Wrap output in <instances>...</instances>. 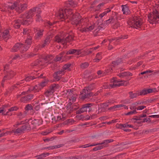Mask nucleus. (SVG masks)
<instances>
[{
  "mask_svg": "<svg viewBox=\"0 0 159 159\" xmlns=\"http://www.w3.org/2000/svg\"><path fill=\"white\" fill-rule=\"evenodd\" d=\"M17 2H14L12 5H11V6H10V8L11 9L13 10L15 9V8L17 7Z\"/></svg>",
  "mask_w": 159,
  "mask_h": 159,
  "instance_id": "obj_52",
  "label": "nucleus"
},
{
  "mask_svg": "<svg viewBox=\"0 0 159 159\" xmlns=\"http://www.w3.org/2000/svg\"><path fill=\"white\" fill-rule=\"evenodd\" d=\"M128 125L127 123L123 124H117L116 125V127L118 129H122L128 127L127 125Z\"/></svg>",
  "mask_w": 159,
  "mask_h": 159,
  "instance_id": "obj_25",
  "label": "nucleus"
},
{
  "mask_svg": "<svg viewBox=\"0 0 159 159\" xmlns=\"http://www.w3.org/2000/svg\"><path fill=\"white\" fill-rule=\"evenodd\" d=\"M9 33V31L8 30H6L3 33L2 35V38L4 39H6L7 37L8 34Z\"/></svg>",
  "mask_w": 159,
  "mask_h": 159,
  "instance_id": "obj_39",
  "label": "nucleus"
},
{
  "mask_svg": "<svg viewBox=\"0 0 159 159\" xmlns=\"http://www.w3.org/2000/svg\"><path fill=\"white\" fill-rule=\"evenodd\" d=\"M40 62H41V61L39 60H37L34 63H32L31 65L32 66H36L39 64Z\"/></svg>",
  "mask_w": 159,
  "mask_h": 159,
  "instance_id": "obj_41",
  "label": "nucleus"
},
{
  "mask_svg": "<svg viewBox=\"0 0 159 159\" xmlns=\"http://www.w3.org/2000/svg\"><path fill=\"white\" fill-rule=\"evenodd\" d=\"M15 23V24L14 25V27L18 29L20 28V24L18 23H16V22H14Z\"/></svg>",
  "mask_w": 159,
  "mask_h": 159,
  "instance_id": "obj_62",
  "label": "nucleus"
},
{
  "mask_svg": "<svg viewBox=\"0 0 159 159\" xmlns=\"http://www.w3.org/2000/svg\"><path fill=\"white\" fill-rule=\"evenodd\" d=\"M89 63L87 62H85L82 63L80 64V68L83 69H84L87 68L89 66Z\"/></svg>",
  "mask_w": 159,
  "mask_h": 159,
  "instance_id": "obj_31",
  "label": "nucleus"
},
{
  "mask_svg": "<svg viewBox=\"0 0 159 159\" xmlns=\"http://www.w3.org/2000/svg\"><path fill=\"white\" fill-rule=\"evenodd\" d=\"M57 14V16L59 18L65 19L69 17V19H70L71 18V16L74 15L72 9H70L60 10Z\"/></svg>",
  "mask_w": 159,
  "mask_h": 159,
  "instance_id": "obj_1",
  "label": "nucleus"
},
{
  "mask_svg": "<svg viewBox=\"0 0 159 159\" xmlns=\"http://www.w3.org/2000/svg\"><path fill=\"white\" fill-rule=\"evenodd\" d=\"M49 118L52 120H54L55 121H57V115L52 114L51 115L50 114H49Z\"/></svg>",
  "mask_w": 159,
  "mask_h": 159,
  "instance_id": "obj_42",
  "label": "nucleus"
},
{
  "mask_svg": "<svg viewBox=\"0 0 159 159\" xmlns=\"http://www.w3.org/2000/svg\"><path fill=\"white\" fill-rule=\"evenodd\" d=\"M51 88L53 89L54 92H55L56 89H57L59 88L60 86L57 84H53L50 85Z\"/></svg>",
  "mask_w": 159,
  "mask_h": 159,
  "instance_id": "obj_29",
  "label": "nucleus"
},
{
  "mask_svg": "<svg viewBox=\"0 0 159 159\" xmlns=\"http://www.w3.org/2000/svg\"><path fill=\"white\" fill-rule=\"evenodd\" d=\"M98 145V144H97V143L91 144V145H89V144H86V145H82L81 147H80V148L82 147L83 148H86L89 147L95 146L97 145Z\"/></svg>",
  "mask_w": 159,
  "mask_h": 159,
  "instance_id": "obj_49",
  "label": "nucleus"
},
{
  "mask_svg": "<svg viewBox=\"0 0 159 159\" xmlns=\"http://www.w3.org/2000/svg\"><path fill=\"white\" fill-rule=\"evenodd\" d=\"M122 11L124 14L128 15L130 13V11L129 9V7L127 4L125 5H122Z\"/></svg>",
  "mask_w": 159,
  "mask_h": 159,
  "instance_id": "obj_10",
  "label": "nucleus"
},
{
  "mask_svg": "<svg viewBox=\"0 0 159 159\" xmlns=\"http://www.w3.org/2000/svg\"><path fill=\"white\" fill-rule=\"evenodd\" d=\"M106 109L105 107L103 106H102L100 108H99L98 109V110H100V112L102 111L105 112L106 111Z\"/></svg>",
  "mask_w": 159,
  "mask_h": 159,
  "instance_id": "obj_60",
  "label": "nucleus"
},
{
  "mask_svg": "<svg viewBox=\"0 0 159 159\" xmlns=\"http://www.w3.org/2000/svg\"><path fill=\"white\" fill-rule=\"evenodd\" d=\"M5 111L4 110V108L0 107V113H2V115H8V112H7L6 113H4V112H5Z\"/></svg>",
  "mask_w": 159,
  "mask_h": 159,
  "instance_id": "obj_44",
  "label": "nucleus"
},
{
  "mask_svg": "<svg viewBox=\"0 0 159 159\" xmlns=\"http://www.w3.org/2000/svg\"><path fill=\"white\" fill-rule=\"evenodd\" d=\"M25 122L26 123L27 122H29L27 124H26L25 125L26 129L28 130H30L32 127V125L29 124V120H25Z\"/></svg>",
  "mask_w": 159,
  "mask_h": 159,
  "instance_id": "obj_36",
  "label": "nucleus"
},
{
  "mask_svg": "<svg viewBox=\"0 0 159 159\" xmlns=\"http://www.w3.org/2000/svg\"><path fill=\"white\" fill-rule=\"evenodd\" d=\"M21 4L20 5H18L17 6V7L15 8L17 12H18L19 13H20L22 12H20V10H21Z\"/></svg>",
  "mask_w": 159,
  "mask_h": 159,
  "instance_id": "obj_54",
  "label": "nucleus"
},
{
  "mask_svg": "<svg viewBox=\"0 0 159 159\" xmlns=\"http://www.w3.org/2000/svg\"><path fill=\"white\" fill-rule=\"evenodd\" d=\"M35 11H36V8H31L28 12L26 11L24 14H21L20 16V18L27 19L32 18L34 16V13Z\"/></svg>",
  "mask_w": 159,
  "mask_h": 159,
  "instance_id": "obj_5",
  "label": "nucleus"
},
{
  "mask_svg": "<svg viewBox=\"0 0 159 159\" xmlns=\"http://www.w3.org/2000/svg\"><path fill=\"white\" fill-rule=\"evenodd\" d=\"M7 74L6 75L8 77V79L12 78L16 75V73L11 70H7Z\"/></svg>",
  "mask_w": 159,
  "mask_h": 159,
  "instance_id": "obj_17",
  "label": "nucleus"
},
{
  "mask_svg": "<svg viewBox=\"0 0 159 159\" xmlns=\"http://www.w3.org/2000/svg\"><path fill=\"white\" fill-rule=\"evenodd\" d=\"M39 120L38 119H34L31 122L32 128L36 127L37 126L39 125Z\"/></svg>",
  "mask_w": 159,
  "mask_h": 159,
  "instance_id": "obj_21",
  "label": "nucleus"
},
{
  "mask_svg": "<svg viewBox=\"0 0 159 159\" xmlns=\"http://www.w3.org/2000/svg\"><path fill=\"white\" fill-rule=\"evenodd\" d=\"M129 97L131 99L136 98L137 97V96H138V93H133L132 91L129 92Z\"/></svg>",
  "mask_w": 159,
  "mask_h": 159,
  "instance_id": "obj_30",
  "label": "nucleus"
},
{
  "mask_svg": "<svg viewBox=\"0 0 159 159\" xmlns=\"http://www.w3.org/2000/svg\"><path fill=\"white\" fill-rule=\"evenodd\" d=\"M36 16H37V19H36V21H38L39 22L40 21L43 20L42 17L40 15L37 14L36 15Z\"/></svg>",
  "mask_w": 159,
  "mask_h": 159,
  "instance_id": "obj_55",
  "label": "nucleus"
},
{
  "mask_svg": "<svg viewBox=\"0 0 159 159\" xmlns=\"http://www.w3.org/2000/svg\"><path fill=\"white\" fill-rule=\"evenodd\" d=\"M111 11V10L109 8H107L106 11H105L103 13L100 14L99 16L101 18H102L107 13L110 12Z\"/></svg>",
  "mask_w": 159,
  "mask_h": 159,
  "instance_id": "obj_37",
  "label": "nucleus"
},
{
  "mask_svg": "<svg viewBox=\"0 0 159 159\" xmlns=\"http://www.w3.org/2000/svg\"><path fill=\"white\" fill-rule=\"evenodd\" d=\"M137 113V112L136 110L135 109H134L132 111H130L126 113H125V115H132L134 114H136Z\"/></svg>",
  "mask_w": 159,
  "mask_h": 159,
  "instance_id": "obj_51",
  "label": "nucleus"
},
{
  "mask_svg": "<svg viewBox=\"0 0 159 159\" xmlns=\"http://www.w3.org/2000/svg\"><path fill=\"white\" fill-rule=\"evenodd\" d=\"M49 87V89L45 91L44 94L47 97L51 95L54 92L50 86Z\"/></svg>",
  "mask_w": 159,
  "mask_h": 159,
  "instance_id": "obj_18",
  "label": "nucleus"
},
{
  "mask_svg": "<svg viewBox=\"0 0 159 159\" xmlns=\"http://www.w3.org/2000/svg\"><path fill=\"white\" fill-rule=\"evenodd\" d=\"M27 7V5L26 4H21V10H20V12H22L25 10Z\"/></svg>",
  "mask_w": 159,
  "mask_h": 159,
  "instance_id": "obj_38",
  "label": "nucleus"
},
{
  "mask_svg": "<svg viewBox=\"0 0 159 159\" xmlns=\"http://www.w3.org/2000/svg\"><path fill=\"white\" fill-rule=\"evenodd\" d=\"M25 109L26 111L31 110L33 109V107L31 104H29L26 105Z\"/></svg>",
  "mask_w": 159,
  "mask_h": 159,
  "instance_id": "obj_47",
  "label": "nucleus"
},
{
  "mask_svg": "<svg viewBox=\"0 0 159 159\" xmlns=\"http://www.w3.org/2000/svg\"><path fill=\"white\" fill-rule=\"evenodd\" d=\"M55 105V102H52L48 103L47 104L44 105L43 106L45 108H48L49 107H51Z\"/></svg>",
  "mask_w": 159,
  "mask_h": 159,
  "instance_id": "obj_40",
  "label": "nucleus"
},
{
  "mask_svg": "<svg viewBox=\"0 0 159 159\" xmlns=\"http://www.w3.org/2000/svg\"><path fill=\"white\" fill-rule=\"evenodd\" d=\"M101 52H99L96 55V58H97L99 59H100V60L102 59L101 56Z\"/></svg>",
  "mask_w": 159,
  "mask_h": 159,
  "instance_id": "obj_63",
  "label": "nucleus"
},
{
  "mask_svg": "<svg viewBox=\"0 0 159 159\" xmlns=\"http://www.w3.org/2000/svg\"><path fill=\"white\" fill-rule=\"evenodd\" d=\"M92 105V104L89 103L82 105L81 108L76 111V114H79L84 112H87V110H88V112H90L92 110L91 106Z\"/></svg>",
  "mask_w": 159,
  "mask_h": 159,
  "instance_id": "obj_4",
  "label": "nucleus"
},
{
  "mask_svg": "<svg viewBox=\"0 0 159 159\" xmlns=\"http://www.w3.org/2000/svg\"><path fill=\"white\" fill-rule=\"evenodd\" d=\"M141 19L138 18L137 16H134L129 20L127 22L128 25L131 27L135 28L136 27L140 28L142 23L140 21Z\"/></svg>",
  "mask_w": 159,
  "mask_h": 159,
  "instance_id": "obj_2",
  "label": "nucleus"
},
{
  "mask_svg": "<svg viewBox=\"0 0 159 159\" xmlns=\"http://www.w3.org/2000/svg\"><path fill=\"white\" fill-rule=\"evenodd\" d=\"M18 109L19 107L16 106L10 108L8 109V111H16Z\"/></svg>",
  "mask_w": 159,
  "mask_h": 159,
  "instance_id": "obj_50",
  "label": "nucleus"
},
{
  "mask_svg": "<svg viewBox=\"0 0 159 159\" xmlns=\"http://www.w3.org/2000/svg\"><path fill=\"white\" fill-rule=\"evenodd\" d=\"M34 97V95L30 94L26 96L22 97L20 99V101L21 102H25L32 100Z\"/></svg>",
  "mask_w": 159,
  "mask_h": 159,
  "instance_id": "obj_8",
  "label": "nucleus"
},
{
  "mask_svg": "<svg viewBox=\"0 0 159 159\" xmlns=\"http://www.w3.org/2000/svg\"><path fill=\"white\" fill-rule=\"evenodd\" d=\"M76 117L78 118L79 120H80L84 118L85 117L83 115L81 114L76 116Z\"/></svg>",
  "mask_w": 159,
  "mask_h": 159,
  "instance_id": "obj_58",
  "label": "nucleus"
},
{
  "mask_svg": "<svg viewBox=\"0 0 159 159\" xmlns=\"http://www.w3.org/2000/svg\"><path fill=\"white\" fill-rule=\"evenodd\" d=\"M75 53V54L77 55H79L81 53L80 50H79L72 49L69 50L67 51L66 53V54H71Z\"/></svg>",
  "mask_w": 159,
  "mask_h": 159,
  "instance_id": "obj_13",
  "label": "nucleus"
},
{
  "mask_svg": "<svg viewBox=\"0 0 159 159\" xmlns=\"http://www.w3.org/2000/svg\"><path fill=\"white\" fill-rule=\"evenodd\" d=\"M16 115H17V116H20L19 118L20 119H21L22 118L24 117L25 116L24 115H23L22 113L21 112H20L19 113H18Z\"/></svg>",
  "mask_w": 159,
  "mask_h": 159,
  "instance_id": "obj_59",
  "label": "nucleus"
},
{
  "mask_svg": "<svg viewBox=\"0 0 159 159\" xmlns=\"http://www.w3.org/2000/svg\"><path fill=\"white\" fill-rule=\"evenodd\" d=\"M32 39L31 38H27V39L25 40V43H26L27 45H31L32 43Z\"/></svg>",
  "mask_w": 159,
  "mask_h": 159,
  "instance_id": "obj_45",
  "label": "nucleus"
},
{
  "mask_svg": "<svg viewBox=\"0 0 159 159\" xmlns=\"http://www.w3.org/2000/svg\"><path fill=\"white\" fill-rule=\"evenodd\" d=\"M114 141V140L112 139H107L104 140L103 141V142L101 143H97L98 145H102L103 144L105 143L106 145H107V144L111 142H112Z\"/></svg>",
  "mask_w": 159,
  "mask_h": 159,
  "instance_id": "obj_34",
  "label": "nucleus"
},
{
  "mask_svg": "<svg viewBox=\"0 0 159 159\" xmlns=\"http://www.w3.org/2000/svg\"><path fill=\"white\" fill-rule=\"evenodd\" d=\"M83 158L84 159H91V157L89 156H86L85 155H83L82 156Z\"/></svg>",
  "mask_w": 159,
  "mask_h": 159,
  "instance_id": "obj_64",
  "label": "nucleus"
},
{
  "mask_svg": "<svg viewBox=\"0 0 159 159\" xmlns=\"http://www.w3.org/2000/svg\"><path fill=\"white\" fill-rule=\"evenodd\" d=\"M68 3L70 6L72 7H75L76 6V4L75 2L73 1L72 0H68L67 1Z\"/></svg>",
  "mask_w": 159,
  "mask_h": 159,
  "instance_id": "obj_27",
  "label": "nucleus"
},
{
  "mask_svg": "<svg viewBox=\"0 0 159 159\" xmlns=\"http://www.w3.org/2000/svg\"><path fill=\"white\" fill-rule=\"evenodd\" d=\"M53 36V34L50 33V34L48 35L46 38L45 40L48 42L49 43H50V41L52 39V37Z\"/></svg>",
  "mask_w": 159,
  "mask_h": 159,
  "instance_id": "obj_28",
  "label": "nucleus"
},
{
  "mask_svg": "<svg viewBox=\"0 0 159 159\" xmlns=\"http://www.w3.org/2000/svg\"><path fill=\"white\" fill-rule=\"evenodd\" d=\"M104 23H102L99 25L97 28L94 31V36H96L97 34H98V32L100 30L103 31L104 30Z\"/></svg>",
  "mask_w": 159,
  "mask_h": 159,
  "instance_id": "obj_12",
  "label": "nucleus"
},
{
  "mask_svg": "<svg viewBox=\"0 0 159 159\" xmlns=\"http://www.w3.org/2000/svg\"><path fill=\"white\" fill-rule=\"evenodd\" d=\"M95 85L94 83H92L88 86L85 87V90L88 92H90V91L93 90L95 88Z\"/></svg>",
  "mask_w": 159,
  "mask_h": 159,
  "instance_id": "obj_16",
  "label": "nucleus"
},
{
  "mask_svg": "<svg viewBox=\"0 0 159 159\" xmlns=\"http://www.w3.org/2000/svg\"><path fill=\"white\" fill-rule=\"evenodd\" d=\"M38 32L37 33V38H39L41 37L43 35V32L44 31V30L43 29L40 30H38Z\"/></svg>",
  "mask_w": 159,
  "mask_h": 159,
  "instance_id": "obj_32",
  "label": "nucleus"
},
{
  "mask_svg": "<svg viewBox=\"0 0 159 159\" xmlns=\"http://www.w3.org/2000/svg\"><path fill=\"white\" fill-rule=\"evenodd\" d=\"M118 75L120 77H124L126 76H132V74L129 72H125L120 73Z\"/></svg>",
  "mask_w": 159,
  "mask_h": 159,
  "instance_id": "obj_19",
  "label": "nucleus"
},
{
  "mask_svg": "<svg viewBox=\"0 0 159 159\" xmlns=\"http://www.w3.org/2000/svg\"><path fill=\"white\" fill-rule=\"evenodd\" d=\"M83 92L85 93L84 95H82L81 97V98L83 100H84L87 98H89V97L91 96H97L98 94V93H97L94 94L92 92H88L87 91V90H85V89H83Z\"/></svg>",
  "mask_w": 159,
  "mask_h": 159,
  "instance_id": "obj_7",
  "label": "nucleus"
},
{
  "mask_svg": "<svg viewBox=\"0 0 159 159\" xmlns=\"http://www.w3.org/2000/svg\"><path fill=\"white\" fill-rule=\"evenodd\" d=\"M118 13L116 12L113 13L112 16L109 19L104 22V24L108 25L110 24H112L115 22V20H118Z\"/></svg>",
  "mask_w": 159,
  "mask_h": 159,
  "instance_id": "obj_6",
  "label": "nucleus"
},
{
  "mask_svg": "<svg viewBox=\"0 0 159 159\" xmlns=\"http://www.w3.org/2000/svg\"><path fill=\"white\" fill-rule=\"evenodd\" d=\"M53 77L57 81L61 79V77L58 74L55 72L53 75Z\"/></svg>",
  "mask_w": 159,
  "mask_h": 159,
  "instance_id": "obj_35",
  "label": "nucleus"
},
{
  "mask_svg": "<svg viewBox=\"0 0 159 159\" xmlns=\"http://www.w3.org/2000/svg\"><path fill=\"white\" fill-rule=\"evenodd\" d=\"M78 104H76L72 105L71 106V110H72V111L74 110H76L79 108L78 106Z\"/></svg>",
  "mask_w": 159,
  "mask_h": 159,
  "instance_id": "obj_46",
  "label": "nucleus"
},
{
  "mask_svg": "<svg viewBox=\"0 0 159 159\" xmlns=\"http://www.w3.org/2000/svg\"><path fill=\"white\" fill-rule=\"evenodd\" d=\"M66 107L67 109V112L68 114H70L72 112V110H71V107L67 105Z\"/></svg>",
  "mask_w": 159,
  "mask_h": 159,
  "instance_id": "obj_48",
  "label": "nucleus"
},
{
  "mask_svg": "<svg viewBox=\"0 0 159 159\" xmlns=\"http://www.w3.org/2000/svg\"><path fill=\"white\" fill-rule=\"evenodd\" d=\"M119 105H115L113 107H110L108 108L109 110H111L112 109H115L116 108H119Z\"/></svg>",
  "mask_w": 159,
  "mask_h": 159,
  "instance_id": "obj_61",
  "label": "nucleus"
},
{
  "mask_svg": "<svg viewBox=\"0 0 159 159\" xmlns=\"http://www.w3.org/2000/svg\"><path fill=\"white\" fill-rule=\"evenodd\" d=\"M72 65V64L70 63H68L65 64L63 66L62 69L63 70H68L69 71H70L71 69L69 67Z\"/></svg>",
  "mask_w": 159,
  "mask_h": 159,
  "instance_id": "obj_24",
  "label": "nucleus"
},
{
  "mask_svg": "<svg viewBox=\"0 0 159 159\" xmlns=\"http://www.w3.org/2000/svg\"><path fill=\"white\" fill-rule=\"evenodd\" d=\"M98 146L96 147H95L93 148L92 149L93 151H96L98 150H100L102 149L104 147H107V146L105 144L104 145H98Z\"/></svg>",
  "mask_w": 159,
  "mask_h": 159,
  "instance_id": "obj_22",
  "label": "nucleus"
},
{
  "mask_svg": "<svg viewBox=\"0 0 159 159\" xmlns=\"http://www.w3.org/2000/svg\"><path fill=\"white\" fill-rule=\"evenodd\" d=\"M23 45V44L22 43H17L12 48V51L13 52H16L20 48L21 46Z\"/></svg>",
  "mask_w": 159,
  "mask_h": 159,
  "instance_id": "obj_14",
  "label": "nucleus"
},
{
  "mask_svg": "<svg viewBox=\"0 0 159 159\" xmlns=\"http://www.w3.org/2000/svg\"><path fill=\"white\" fill-rule=\"evenodd\" d=\"M23 18V25H29L32 23V20H25V18Z\"/></svg>",
  "mask_w": 159,
  "mask_h": 159,
  "instance_id": "obj_33",
  "label": "nucleus"
},
{
  "mask_svg": "<svg viewBox=\"0 0 159 159\" xmlns=\"http://www.w3.org/2000/svg\"><path fill=\"white\" fill-rule=\"evenodd\" d=\"M150 90L149 89H144L142 90H141L138 93V95H145L148 93H149Z\"/></svg>",
  "mask_w": 159,
  "mask_h": 159,
  "instance_id": "obj_15",
  "label": "nucleus"
},
{
  "mask_svg": "<svg viewBox=\"0 0 159 159\" xmlns=\"http://www.w3.org/2000/svg\"><path fill=\"white\" fill-rule=\"evenodd\" d=\"M124 85V83H113L112 84H110L108 86L109 89L114 88L116 86H120L121 85Z\"/></svg>",
  "mask_w": 159,
  "mask_h": 159,
  "instance_id": "obj_20",
  "label": "nucleus"
},
{
  "mask_svg": "<svg viewBox=\"0 0 159 159\" xmlns=\"http://www.w3.org/2000/svg\"><path fill=\"white\" fill-rule=\"evenodd\" d=\"M14 22H16V23H18L19 24H23V19L22 20H14Z\"/></svg>",
  "mask_w": 159,
  "mask_h": 159,
  "instance_id": "obj_57",
  "label": "nucleus"
},
{
  "mask_svg": "<svg viewBox=\"0 0 159 159\" xmlns=\"http://www.w3.org/2000/svg\"><path fill=\"white\" fill-rule=\"evenodd\" d=\"M120 26V23L117 21L115 22V24L113 26V28L114 29H116L119 27Z\"/></svg>",
  "mask_w": 159,
  "mask_h": 159,
  "instance_id": "obj_43",
  "label": "nucleus"
},
{
  "mask_svg": "<svg viewBox=\"0 0 159 159\" xmlns=\"http://www.w3.org/2000/svg\"><path fill=\"white\" fill-rule=\"evenodd\" d=\"M73 36L68 35L65 39H64V43L69 42L70 41L73 40Z\"/></svg>",
  "mask_w": 159,
  "mask_h": 159,
  "instance_id": "obj_23",
  "label": "nucleus"
},
{
  "mask_svg": "<svg viewBox=\"0 0 159 159\" xmlns=\"http://www.w3.org/2000/svg\"><path fill=\"white\" fill-rule=\"evenodd\" d=\"M54 41L57 42L58 43H63L64 44V39H61L60 37L58 35H56L55 37Z\"/></svg>",
  "mask_w": 159,
  "mask_h": 159,
  "instance_id": "obj_26",
  "label": "nucleus"
},
{
  "mask_svg": "<svg viewBox=\"0 0 159 159\" xmlns=\"http://www.w3.org/2000/svg\"><path fill=\"white\" fill-rule=\"evenodd\" d=\"M49 81V80L48 79H45L40 84H39V86L40 87L39 88V89H36V92H39V91L41 90L42 88L47 85Z\"/></svg>",
  "mask_w": 159,
  "mask_h": 159,
  "instance_id": "obj_9",
  "label": "nucleus"
},
{
  "mask_svg": "<svg viewBox=\"0 0 159 159\" xmlns=\"http://www.w3.org/2000/svg\"><path fill=\"white\" fill-rule=\"evenodd\" d=\"M71 18L70 19L72 24L75 25L76 26L80 24L81 22V16L79 13L76 12L74 14V15L71 16Z\"/></svg>",
  "mask_w": 159,
  "mask_h": 159,
  "instance_id": "obj_3",
  "label": "nucleus"
},
{
  "mask_svg": "<svg viewBox=\"0 0 159 159\" xmlns=\"http://www.w3.org/2000/svg\"><path fill=\"white\" fill-rule=\"evenodd\" d=\"M55 72L57 74H58L59 75L61 76V75H60L61 74H62L63 75H64L65 73V71L62 69L61 70Z\"/></svg>",
  "mask_w": 159,
  "mask_h": 159,
  "instance_id": "obj_53",
  "label": "nucleus"
},
{
  "mask_svg": "<svg viewBox=\"0 0 159 159\" xmlns=\"http://www.w3.org/2000/svg\"><path fill=\"white\" fill-rule=\"evenodd\" d=\"M123 63L122 59L121 58H117L116 60L113 61L112 62V66L113 67H115L120 64Z\"/></svg>",
  "mask_w": 159,
  "mask_h": 159,
  "instance_id": "obj_11",
  "label": "nucleus"
},
{
  "mask_svg": "<svg viewBox=\"0 0 159 159\" xmlns=\"http://www.w3.org/2000/svg\"><path fill=\"white\" fill-rule=\"evenodd\" d=\"M62 57V56L59 57L58 56H57L54 59V61H59L61 59Z\"/></svg>",
  "mask_w": 159,
  "mask_h": 159,
  "instance_id": "obj_56",
  "label": "nucleus"
}]
</instances>
